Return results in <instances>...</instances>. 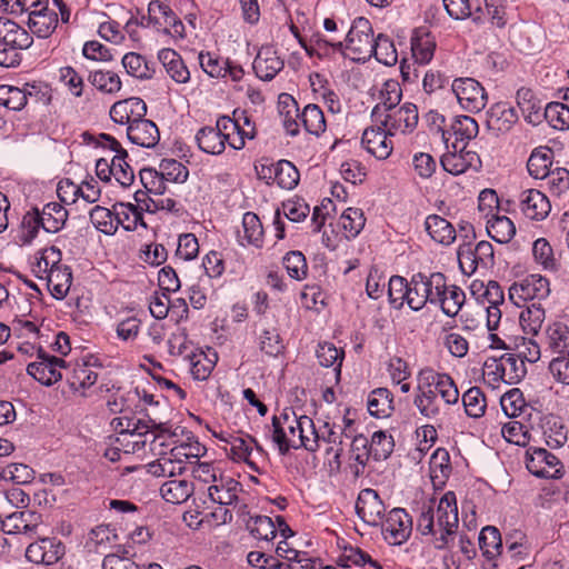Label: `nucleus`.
Returning <instances> with one entry per match:
<instances>
[{
	"instance_id": "f257e3e1",
	"label": "nucleus",
	"mask_w": 569,
	"mask_h": 569,
	"mask_svg": "<svg viewBox=\"0 0 569 569\" xmlns=\"http://www.w3.org/2000/svg\"><path fill=\"white\" fill-rule=\"evenodd\" d=\"M272 441L281 453H287L291 448H305L310 452L319 449V435L312 419L298 417L291 408H284L279 416H273Z\"/></svg>"
},
{
	"instance_id": "f03ea898",
	"label": "nucleus",
	"mask_w": 569,
	"mask_h": 569,
	"mask_svg": "<svg viewBox=\"0 0 569 569\" xmlns=\"http://www.w3.org/2000/svg\"><path fill=\"white\" fill-rule=\"evenodd\" d=\"M148 420L120 417L118 419V427H120L119 437L117 442L123 447L124 453H133L141 450L146 443V437L151 433L152 440L150 441V449L156 450L157 447H164V437H172L170 432V425L168 420H163V415L158 412H148Z\"/></svg>"
},
{
	"instance_id": "7ed1b4c3",
	"label": "nucleus",
	"mask_w": 569,
	"mask_h": 569,
	"mask_svg": "<svg viewBox=\"0 0 569 569\" xmlns=\"http://www.w3.org/2000/svg\"><path fill=\"white\" fill-rule=\"evenodd\" d=\"M457 497L453 491H447L438 502L435 499L423 506L417 520V530L422 536H433L435 527H458Z\"/></svg>"
},
{
	"instance_id": "20e7f679",
	"label": "nucleus",
	"mask_w": 569,
	"mask_h": 569,
	"mask_svg": "<svg viewBox=\"0 0 569 569\" xmlns=\"http://www.w3.org/2000/svg\"><path fill=\"white\" fill-rule=\"evenodd\" d=\"M33 43L32 36L17 22L0 18V66L16 68L22 61V51Z\"/></svg>"
},
{
	"instance_id": "39448f33",
	"label": "nucleus",
	"mask_w": 569,
	"mask_h": 569,
	"mask_svg": "<svg viewBox=\"0 0 569 569\" xmlns=\"http://www.w3.org/2000/svg\"><path fill=\"white\" fill-rule=\"evenodd\" d=\"M371 117L373 122L383 127L390 136L411 133L419 120L417 106L410 102L391 109L375 107Z\"/></svg>"
},
{
	"instance_id": "423d86ee",
	"label": "nucleus",
	"mask_w": 569,
	"mask_h": 569,
	"mask_svg": "<svg viewBox=\"0 0 569 569\" xmlns=\"http://www.w3.org/2000/svg\"><path fill=\"white\" fill-rule=\"evenodd\" d=\"M373 30L367 18L353 20L343 42L342 53L353 61L366 62L371 58Z\"/></svg>"
},
{
	"instance_id": "0eeeda50",
	"label": "nucleus",
	"mask_w": 569,
	"mask_h": 569,
	"mask_svg": "<svg viewBox=\"0 0 569 569\" xmlns=\"http://www.w3.org/2000/svg\"><path fill=\"white\" fill-rule=\"evenodd\" d=\"M237 124L228 116L219 117L216 126L202 127L196 134V141L199 149L208 154L218 156L226 149V143L231 141V134H234Z\"/></svg>"
},
{
	"instance_id": "6e6552de",
	"label": "nucleus",
	"mask_w": 569,
	"mask_h": 569,
	"mask_svg": "<svg viewBox=\"0 0 569 569\" xmlns=\"http://www.w3.org/2000/svg\"><path fill=\"white\" fill-rule=\"evenodd\" d=\"M526 467L538 478L560 479L565 475V467L560 459L540 447H530L527 450Z\"/></svg>"
},
{
	"instance_id": "1a4fd4ad",
	"label": "nucleus",
	"mask_w": 569,
	"mask_h": 569,
	"mask_svg": "<svg viewBox=\"0 0 569 569\" xmlns=\"http://www.w3.org/2000/svg\"><path fill=\"white\" fill-rule=\"evenodd\" d=\"M151 451L158 456L157 462L149 465V472L153 476L173 477L189 469L186 448L181 443L173 446L169 451H164L163 447H157L156 450Z\"/></svg>"
},
{
	"instance_id": "9d476101",
	"label": "nucleus",
	"mask_w": 569,
	"mask_h": 569,
	"mask_svg": "<svg viewBox=\"0 0 569 569\" xmlns=\"http://www.w3.org/2000/svg\"><path fill=\"white\" fill-rule=\"evenodd\" d=\"M549 293V281L540 274H530L509 288V299L518 307L527 301L539 302Z\"/></svg>"
},
{
	"instance_id": "9b49d317",
	"label": "nucleus",
	"mask_w": 569,
	"mask_h": 569,
	"mask_svg": "<svg viewBox=\"0 0 569 569\" xmlns=\"http://www.w3.org/2000/svg\"><path fill=\"white\" fill-rule=\"evenodd\" d=\"M460 106L470 111L479 112L487 103V93L483 87L473 78H458L451 84Z\"/></svg>"
},
{
	"instance_id": "f8f14e48",
	"label": "nucleus",
	"mask_w": 569,
	"mask_h": 569,
	"mask_svg": "<svg viewBox=\"0 0 569 569\" xmlns=\"http://www.w3.org/2000/svg\"><path fill=\"white\" fill-rule=\"evenodd\" d=\"M383 539L390 546L405 543L412 531V519L402 508H393L381 521Z\"/></svg>"
},
{
	"instance_id": "ddd939ff",
	"label": "nucleus",
	"mask_w": 569,
	"mask_h": 569,
	"mask_svg": "<svg viewBox=\"0 0 569 569\" xmlns=\"http://www.w3.org/2000/svg\"><path fill=\"white\" fill-rule=\"evenodd\" d=\"M418 381L425 387L431 388V392L450 405L459 400V390L453 379L447 373H440L431 368L421 369Z\"/></svg>"
},
{
	"instance_id": "4468645a",
	"label": "nucleus",
	"mask_w": 569,
	"mask_h": 569,
	"mask_svg": "<svg viewBox=\"0 0 569 569\" xmlns=\"http://www.w3.org/2000/svg\"><path fill=\"white\" fill-rule=\"evenodd\" d=\"M66 553L62 541L56 537L41 538L27 547L26 558L36 565L51 566Z\"/></svg>"
},
{
	"instance_id": "2eb2a0df",
	"label": "nucleus",
	"mask_w": 569,
	"mask_h": 569,
	"mask_svg": "<svg viewBox=\"0 0 569 569\" xmlns=\"http://www.w3.org/2000/svg\"><path fill=\"white\" fill-rule=\"evenodd\" d=\"M61 369H67L63 359L40 351L38 361L29 363L27 372L40 383L51 386L62 379Z\"/></svg>"
},
{
	"instance_id": "dca6fc26",
	"label": "nucleus",
	"mask_w": 569,
	"mask_h": 569,
	"mask_svg": "<svg viewBox=\"0 0 569 569\" xmlns=\"http://www.w3.org/2000/svg\"><path fill=\"white\" fill-rule=\"evenodd\" d=\"M413 405L419 413L426 419L432 421H441L448 413L450 403L443 401L431 392V388H427L418 381Z\"/></svg>"
},
{
	"instance_id": "f3484780",
	"label": "nucleus",
	"mask_w": 569,
	"mask_h": 569,
	"mask_svg": "<svg viewBox=\"0 0 569 569\" xmlns=\"http://www.w3.org/2000/svg\"><path fill=\"white\" fill-rule=\"evenodd\" d=\"M148 20L153 26H166L163 32L173 38H184V24L172 9L162 1L152 0L148 6Z\"/></svg>"
},
{
	"instance_id": "a211bd4d",
	"label": "nucleus",
	"mask_w": 569,
	"mask_h": 569,
	"mask_svg": "<svg viewBox=\"0 0 569 569\" xmlns=\"http://www.w3.org/2000/svg\"><path fill=\"white\" fill-rule=\"evenodd\" d=\"M452 147L455 150L445 153L440 159L443 170L458 176L469 169L478 171L481 168V159L476 151L467 150L466 146L459 148L457 143H453Z\"/></svg>"
},
{
	"instance_id": "6ab92c4d",
	"label": "nucleus",
	"mask_w": 569,
	"mask_h": 569,
	"mask_svg": "<svg viewBox=\"0 0 569 569\" xmlns=\"http://www.w3.org/2000/svg\"><path fill=\"white\" fill-rule=\"evenodd\" d=\"M356 511L366 523L378 526L383 519L385 505L376 490L367 488L358 496Z\"/></svg>"
},
{
	"instance_id": "aec40b11",
	"label": "nucleus",
	"mask_w": 569,
	"mask_h": 569,
	"mask_svg": "<svg viewBox=\"0 0 569 569\" xmlns=\"http://www.w3.org/2000/svg\"><path fill=\"white\" fill-rule=\"evenodd\" d=\"M519 208L530 220H543L551 210L549 199L537 189H528L519 196Z\"/></svg>"
},
{
	"instance_id": "412c9836",
	"label": "nucleus",
	"mask_w": 569,
	"mask_h": 569,
	"mask_svg": "<svg viewBox=\"0 0 569 569\" xmlns=\"http://www.w3.org/2000/svg\"><path fill=\"white\" fill-rule=\"evenodd\" d=\"M40 515L30 510L14 511L2 519L0 530L7 535H33L40 523Z\"/></svg>"
},
{
	"instance_id": "4be33fe9",
	"label": "nucleus",
	"mask_w": 569,
	"mask_h": 569,
	"mask_svg": "<svg viewBox=\"0 0 569 569\" xmlns=\"http://www.w3.org/2000/svg\"><path fill=\"white\" fill-rule=\"evenodd\" d=\"M367 128L363 131L361 143L365 149L379 160L387 159L392 150V142L389 140V132L383 127Z\"/></svg>"
},
{
	"instance_id": "5701e85b",
	"label": "nucleus",
	"mask_w": 569,
	"mask_h": 569,
	"mask_svg": "<svg viewBox=\"0 0 569 569\" xmlns=\"http://www.w3.org/2000/svg\"><path fill=\"white\" fill-rule=\"evenodd\" d=\"M147 104L140 98H129L113 103L110 118L120 124L131 126L134 121L146 117Z\"/></svg>"
},
{
	"instance_id": "b1692460",
	"label": "nucleus",
	"mask_w": 569,
	"mask_h": 569,
	"mask_svg": "<svg viewBox=\"0 0 569 569\" xmlns=\"http://www.w3.org/2000/svg\"><path fill=\"white\" fill-rule=\"evenodd\" d=\"M284 62L272 47H262L253 60L252 68L258 78L272 80L282 69Z\"/></svg>"
},
{
	"instance_id": "393cba45",
	"label": "nucleus",
	"mask_w": 569,
	"mask_h": 569,
	"mask_svg": "<svg viewBox=\"0 0 569 569\" xmlns=\"http://www.w3.org/2000/svg\"><path fill=\"white\" fill-rule=\"evenodd\" d=\"M128 139L142 148H153L160 140V132L156 123L143 118L127 127Z\"/></svg>"
},
{
	"instance_id": "a878e982",
	"label": "nucleus",
	"mask_w": 569,
	"mask_h": 569,
	"mask_svg": "<svg viewBox=\"0 0 569 569\" xmlns=\"http://www.w3.org/2000/svg\"><path fill=\"white\" fill-rule=\"evenodd\" d=\"M58 26V14L48 4L38 10H31L28 18V28L38 38L46 39L52 34Z\"/></svg>"
},
{
	"instance_id": "bb28decb",
	"label": "nucleus",
	"mask_w": 569,
	"mask_h": 569,
	"mask_svg": "<svg viewBox=\"0 0 569 569\" xmlns=\"http://www.w3.org/2000/svg\"><path fill=\"white\" fill-rule=\"evenodd\" d=\"M242 490L239 481L231 477H223L220 475L208 488V496L211 501L220 506H231L238 501V493Z\"/></svg>"
},
{
	"instance_id": "cd10ccee",
	"label": "nucleus",
	"mask_w": 569,
	"mask_h": 569,
	"mask_svg": "<svg viewBox=\"0 0 569 569\" xmlns=\"http://www.w3.org/2000/svg\"><path fill=\"white\" fill-rule=\"evenodd\" d=\"M517 121V111L507 102H498L488 111L487 124L490 130L507 132Z\"/></svg>"
},
{
	"instance_id": "c85d7f7f",
	"label": "nucleus",
	"mask_w": 569,
	"mask_h": 569,
	"mask_svg": "<svg viewBox=\"0 0 569 569\" xmlns=\"http://www.w3.org/2000/svg\"><path fill=\"white\" fill-rule=\"evenodd\" d=\"M67 382L74 392L87 396V390L97 382V372L87 362H77L68 370Z\"/></svg>"
},
{
	"instance_id": "c756f323",
	"label": "nucleus",
	"mask_w": 569,
	"mask_h": 569,
	"mask_svg": "<svg viewBox=\"0 0 569 569\" xmlns=\"http://www.w3.org/2000/svg\"><path fill=\"white\" fill-rule=\"evenodd\" d=\"M158 59L164 67L168 76L177 83H187L190 80V72L180 54L170 48L161 49Z\"/></svg>"
},
{
	"instance_id": "7c9ffc66",
	"label": "nucleus",
	"mask_w": 569,
	"mask_h": 569,
	"mask_svg": "<svg viewBox=\"0 0 569 569\" xmlns=\"http://www.w3.org/2000/svg\"><path fill=\"white\" fill-rule=\"evenodd\" d=\"M44 280L52 297L61 300L68 295L72 283L71 268L61 262L51 270Z\"/></svg>"
},
{
	"instance_id": "2f4dec72",
	"label": "nucleus",
	"mask_w": 569,
	"mask_h": 569,
	"mask_svg": "<svg viewBox=\"0 0 569 569\" xmlns=\"http://www.w3.org/2000/svg\"><path fill=\"white\" fill-rule=\"evenodd\" d=\"M465 301V291L456 284L448 286L446 280L445 288H442L435 306H439L446 316L453 318L459 313Z\"/></svg>"
},
{
	"instance_id": "473e14b6",
	"label": "nucleus",
	"mask_w": 569,
	"mask_h": 569,
	"mask_svg": "<svg viewBox=\"0 0 569 569\" xmlns=\"http://www.w3.org/2000/svg\"><path fill=\"white\" fill-rule=\"evenodd\" d=\"M231 121L237 124L238 128L234 130V134H231L229 146L234 150H241L246 146V140L254 139L257 134L256 126L246 111L234 110Z\"/></svg>"
},
{
	"instance_id": "72a5a7b5",
	"label": "nucleus",
	"mask_w": 569,
	"mask_h": 569,
	"mask_svg": "<svg viewBox=\"0 0 569 569\" xmlns=\"http://www.w3.org/2000/svg\"><path fill=\"white\" fill-rule=\"evenodd\" d=\"M319 442L325 441L330 445L326 452L328 456H332V461L340 467L341 465V456L343 453L342 439L343 437H349L347 433L342 431L340 427L336 425H330L326 422L323 427L318 431Z\"/></svg>"
},
{
	"instance_id": "f704fd0d",
	"label": "nucleus",
	"mask_w": 569,
	"mask_h": 569,
	"mask_svg": "<svg viewBox=\"0 0 569 569\" xmlns=\"http://www.w3.org/2000/svg\"><path fill=\"white\" fill-rule=\"evenodd\" d=\"M118 212V204L113 206V210L96 206L90 210V221L98 231L107 236H113L119 228Z\"/></svg>"
},
{
	"instance_id": "c9c22d12",
	"label": "nucleus",
	"mask_w": 569,
	"mask_h": 569,
	"mask_svg": "<svg viewBox=\"0 0 569 569\" xmlns=\"http://www.w3.org/2000/svg\"><path fill=\"white\" fill-rule=\"evenodd\" d=\"M279 112L282 117V124L286 132L292 137L299 133V121H301V113L297 101L292 96L282 93L279 96Z\"/></svg>"
},
{
	"instance_id": "e433bc0d",
	"label": "nucleus",
	"mask_w": 569,
	"mask_h": 569,
	"mask_svg": "<svg viewBox=\"0 0 569 569\" xmlns=\"http://www.w3.org/2000/svg\"><path fill=\"white\" fill-rule=\"evenodd\" d=\"M41 228L47 232L56 233L60 231L68 219V211L59 202H49L40 211Z\"/></svg>"
},
{
	"instance_id": "4c0bfd02",
	"label": "nucleus",
	"mask_w": 569,
	"mask_h": 569,
	"mask_svg": "<svg viewBox=\"0 0 569 569\" xmlns=\"http://www.w3.org/2000/svg\"><path fill=\"white\" fill-rule=\"evenodd\" d=\"M428 234L438 243L449 246L456 239L453 226L438 214L428 216L425 222Z\"/></svg>"
},
{
	"instance_id": "58836bf2",
	"label": "nucleus",
	"mask_w": 569,
	"mask_h": 569,
	"mask_svg": "<svg viewBox=\"0 0 569 569\" xmlns=\"http://www.w3.org/2000/svg\"><path fill=\"white\" fill-rule=\"evenodd\" d=\"M243 233L238 231V240L241 246L252 244L257 248L262 246L263 228L259 217L248 211L242 217Z\"/></svg>"
},
{
	"instance_id": "ea45409f",
	"label": "nucleus",
	"mask_w": 569,
	"mask_h": 569,
	"mask_svg": "<svg viewBox=\"0 0 569 569\" xmlns=\"http://www.w3.org/2000/svg\"><path fill=\"white\" fill-rule=\"evenodd\" d=\"M547 347L552 353L569 356V327L553 322L546 329Z\"/></svg>"
},
{
	"instance_id": "a19ab883",
	"label": "nucleus",
	"mask_w": 569,
	"mask_h": 569,
	"mask_svg": "<svg viewBox=\"0 0 569 569\" xmlns=\"http://www.w3.org/2000/svg\"><path fill=\"white\" fill-rule=\"evenodd\" d=\"M516 99L518 107L528 122L536 124L541 121L545 107L536 99L532 90L520 88L517 91Z\"/></svg>"
},
{
	"instance_id": "79ce46f5",
	"label": "nucleus",
	"mask_w": 569,
	"mask_h": 569,
	"mask_svg": "<svg viewBox=\"0 0 569 569\" xmlns=\"http://www.w3.org/2000/svg\"><path fill=\"white\" fill-rule=\"evenodd\" d=\"M61 263V251L56 247L44 248L34 254L32 272L39 279H46L48 274Z\"/></svg>"
},
{
	"instance_id": "37998d69",
	"label": "nucleus",
	"mask_w": 569,
	"mask_h": 569,
	"mask_svg": "<svg viewBox=\"0 0 569 569\" xmlns=\"http://www.w3.org/2000/svg\"><path fill=\"white\" fill-rule=\"evenodd\" d=\"M367 407L372 417H389L393 411L392 393L387 388L372 390L368 396Z\"/></svg>"
},
{
	"instance_id": "c03bdc74",
	"label": "nucleus",
	"mask_w": 569,
	"mask_h": 569,
	"mask_svg": "<svg viewBox=\"0 0 569 569\" xmlns=\"http://www.w3.org/2000/svg\"><path fill=\"white\" fill-rule=\"evenodd\" d=\"M488 234L498 243H508L516 234L513 222L506 216L492 213L487 220Z\"/></svg>"
},
{
	"instance_id": "a18cd8bd",
	"label": "nucleus",
	"mask_w": 569,
	"mask_h": 569,
	"mask_svg": "<svg viewBox=\"0 0 569 569\" xmlns=\"http://www.w3.org/2000/svg\"><path fill=\"white\" fill-rule=\"evenodd\" d=\"M447 13L456 20L471 18L477 24L482 23V9L477 4L473 10L472 0H442Z\"/></svg>"
},
{
	"instance_id": "49530a36",
	"label": "nucleus",
	"mask_w": 569,
	"mask_h": 569,
	"mask_svg": "<svg viewBox=\"0 0 569 569\" xmlns=\"http://www.w3.org/2000/svg\"><path fill=\"white\" fill-rule=\"evenodd\" d=\"M546 318L545 309L540 302H530L525 305V309L519 315V322L523 332L537 335L542 327Z\"/></svg>"
},
{
	"instance_id": "de8ad7c7",
	"label": "nucleus",
	"mask_w": 569,
	"mask_h": 569,
	"mask_svg": "<svg viewBox=\"0 0 569 569\" xmlns=\"http://www.w3.org/2000/svg\"><path fill=\"white\" fill-rule=\"evenodd\" d=\"M193 492V485L187 480L171 479L160 487L162 498L170 503L179 505L188 500Z\"/></svg>"
},
{
	"instance_id": "09e8293b",
	"label": "nucleus",
	"mask_w": 569,
	"mask_h": 569,
	"mask_svg": "<svg viewBox=\"0 0 569 569\" xmlns=\"http://www.w3.org/2000/svg\"><path fill=\"white\" fill-rule=\"evenodd\" d=\"M552 164V151L549 148L535 149L527 162V169L535 179H545Z\"/></svg>"
},
{
	"instance_id": "8fccbe9b",
	"label": "nucleus",
	"mask_w": 569,
	"mask_h": 569,
	"mask_svg": "<svg viewBox=\"0 0 569 569\" xmlns=\"http://www.w3.org/2000/svg\"><path fill=\"white\" fill-rule=\"evenodd\" d=\"M338 565L341 567H363L369 565L373 569H382V566L373 560L369 553L356 546H345L338 557Z\"/></svg>"
},
{
	"instance_id": "3c124183",
	"label": "nucleus",
	"mask_w": 569,
	"mask_h": 569,
	"mask_svg": "<svg viewBox=\"0 0 569 569\" xmlns=\"http://www.w3.org/2000/svg\"><path fill=\"white\" fill-rule=\"evenodd\" d=\"M479 546L482 555L492 560L502 551V539L499 530L493 526L482 528L479 535Z\"/></svg>"
},
{
	"instance_id": "603ef678",
	"label": "nucleus",
	"mask_w": 569,
	"mask_h": 569,
	"mask_svg": "<svg viewBox=\"0 0 569 569\" xmlns=\"http://www.w3.org/2000/svg\"><path fill=\"white\" fill-rule=\"evenodd\" d=\"M274 182L284 190L295 189L300 181V173L296 166L286 159L276 162V170H273Z\"/></svg>"
},
{
	"instance_id": "864d4df0",
	"label": "nucleus",
	"mask_w": 569,
	"mask_h": 569,
	"mask_svg": "<svg viewBox=\"0 0 569 569\" xmlns=\"http://www.w3.org/2000/svg\"><path fill=\"white\" fill-rule=\"evenodd\" d=\"M301 123L310 134L320 136L326 131L327 123L323 111L317 104H307L301 112Z\"/></svg>"
},
{
	"instance_id": "5fc2aeb1",
	"label": "nucleus",
	"mask_w": 569,
	"mask_h": 569,
	"mask_svg": "<svg viewBox=\"0 0 569 569\" xmlns=\"http://www.w3.org/2000/svg\"><path fill=\"white\" fill-rule=\"evenodd\" d=\"M501 369L505 372L506 383H518L527 373L526 361L517 353H505L500 357Z\"/></svg>"
},
{
	"instance_id": "6e6d98bb",
	"label": "nucleus",
	"mask_w": 569,
	"mask_h": 569,
	"mask_svg": "<svg viewBox=\"0 0 569 569\" xmlns=\"http://www.w3.org/2000/svg\"><path fill=\"white\" fill-rule=\"evenodd\" d=\"M385 66H395L398 61V53L393 41L382 33L373 39L371 57Z\"/></svg>"
},
{
	"instance_id": "4d7b16f0",
	"label": "nucleus",
	"mask_w": 569,
	"mask_h": 569,
	"mask_svg": "<svg viewBox=\"0 0 569 569\" xmlns=\"http://www.w3.org/2000/svg\"><path fill=\"white\" fill-rule=\"evenodd\" d=\"M365 223L366 218L363 212L358 208H347L340 216L338 222L347 239L356 238L363 229Z\"/></svg>"
},
{
	"instance_id": "13d9d810",
	"label": "nucleus",
	"mask_w": 569,
	"mask_h": 569,
	"mask_svg": "<svg viewBox=\"0 0 569 569\" xmlns=\"http://www.w3.org/2000/svg\"><path fill=\"white\" fill-rule=\"evenodd\" d=\"M28 96H31V92L27 88L0 86V104L9 110H22L28 102Z\"/></svg>"
},
{
	"instance_id": "bf43d9fd",
	"label": "nucleus",
	"mask_w": 569,
	"mask_h": 569,
	"mask_svg": "<svg viewBox=\"0 0 569 569\" xmlns=\"http://www.w3.org/2000/svg\"><path fill=\"white\" fill-rule=\"evenodd\" d=\"M343 356V350L338 349L336 346L329 342L319 345L317 349V358L319 363L322 367H332L337 378H339L341 372Z\"/></svg>"
},
{
	"instance_id": "052dcab7",
	"label": "nucleus",
	"mask_w": 569,
	"mask_h": 569,
	"mask_svg": "<svg viewBox=\"0 0 569 569\" xmlns=\"http://www.w3.org/2000/svg\"><path fill=\"white\" fill-rule=\"evenodd\" d=\"M450 130L456 137V142H466L476 138L479 132L477 121L469 116H458L453 119Z\"/></svg>"
},
{
	"instance_id": "680f3d73",
	"label": "nucleus",
	"mask_w": 569,
	"mask_h": 569,
	"mask_svg": "<svg viewBox=\"0 0 569 569\" xmlns=\"http://www.w3.org/2000/svg\"><path fill=\"white\" fill-rule=\"evenodd\" d=\"M542 118L553 129H569V107L562 102H550L545 106Z\"/></svg>"
},
{
	"instance_id": "e2e57ef3",
	"label": "nucleus",
	"mask_w": 569,
	"mask_h": 569,
	"mask_svg": "<svg viewBox=\"0 0 569 569\" xmlns=\"http://www.w3.org/2000/svg\"><path fill=\"white\" fill-rule=\"evenodd\" d=\"M122 66L127 73L138 79H150L153 70L144 57L137 52H128L122 58Z\"/></svg>"
},
{
	"instance_id": "0e129e2a",
	"label": "nucleus",
	"mask_w": 569,
	"mask_h": 569,
	"mask_svg": "<svg viewBox=\"0 0 569 569\" xmlns=\"http://www.w3.org/2000/svg\"><path fill=\"white\" fill-rule=\"evenodd\" d=\"M436 43L430 34L416 36L411 39V51L416 62L427 64L431 61Z\"/></svg>"
},
{
	"instance_id": "69168bd1",
	"label": "nucleus",
	"mask_w": 569,
	"mask_h": 569,
	"mask_svg": "<svg viewBox=\"0 0 569 569\" xmlns=\"http://www.w3.org/2000/svg\"><path fill=\"white\" fill-rule=\"evenodd\" d=\"M118 222L127 231H134L139 226L146 228L142 212L132 203H119Z\"/></svg>"
},
{
	"instance_id": "338daca9",
	"label": "nucleus",
	"mask_w": 569,
	"mask_h": 569,
	"mask_svg": "<svg viewBox=\"0 0 569 569\" xmlns=\"http://www.w3.org/2000/svg\"><path fill=\"white\" fill-rule=\"evenodd\" d=\"M89 81L104 93H117L121 89L120 77L113 71H93L89 76Z\"/></svg>"
},
{
	"instance_id": "774afa93",
	"label": "nucleus",
	"mask_w": 569,
	"mask_h": 569,
	"mask_svg": "<svg viewBox=\"0 0 569 569\" xmlns=\"http://www.w3.org/2000/svg\"><path fill=\"white\" fill-rule=\"evenodd\" d=\"M462 403L466 413L471 418H480L485 415L486 397L480 388L471 387L462 395Z\"/></svg>"
}]
</instances>
